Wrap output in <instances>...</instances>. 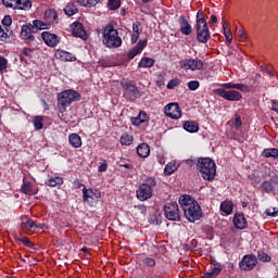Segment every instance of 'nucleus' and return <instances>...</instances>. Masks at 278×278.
<instances>
[{
  "label": "nucleus",
  "instance_id": "obj_7",
  "mask_svg": "<svg viewBox=\"0 0 278 278\" xmlns=\"http://www.w3.org/2000/svg\"><path fill=\"white\" fill-rule=\"evenodd\" d=\"M214 94L226 101H242V93L236 90H226L224 87L214 89Z\"/></svg>",
  "mask_w": 278,
  "mask_h": 278
},
{
  "label": "nucleus",
  "instance_id": "obj_21",
  "mask_svg": "<svg viewBox=\"0 0 278 278\" xmlns=\"http://www.w3.org/2000/svg\"><path fill=\"white\" fill-rule=\"evenodd\" d=\"M55 59L61 60V62H77V56L66 50H56Z\"/></svg>",
  "mask_w": 278,
  "mask_h": 278
},
{
  "label": "nucleus",
  "instance_id": "obj_37",
  "mask_svg": "<svg viewBox=\"0 0 278 278\" xmlns=\"http://www.w3.org/2000/svg\"><path fill=\"white\" fill-rule=\"evenodd\" d=\"M143 186H147L148 188H150L151 190H153V188L157 187V178H155L154 176H148L143 182Z\"/></svg>",
  "mask_w": 278,
  "mask_h": 278
},
{
  "label": "nucleus",
  "instance_id": "obj_9",
  "mask_svg": "<svg viewBox=\"0 0 278 278\" xmlns=\"http://www.w3.org/2000/svg\"><path fill=\"white\" fill-rule=\"evenodd\" d=\"M257 266V256L255 254H245L239 262L240 270L251 271Z\"/></svg>",
  "mask_w": 278,
  "mask_h": 278
},
{
  "label": "nucleus",
  "instance_id": "obj_27",
  "mask_svg": "<svg viewBox=\"0 0 278 278\" xmlns=\"http://www.w3.org/2000/svg\"><path fill=\"white\" fill-rule=\"evenodd\" d=\"M219 210L224 216H229L233 212V202L224 201L220 203Z\"/></svg>",
  "mask_w": 278,
  "mask_h": 278
},
{
  "label": "nucleus",
  "instance_id": "obj_59",
  "mask_svg": "<svg viewBox=\"0 0 278 278\" xmlns=\"http://www.w3.org/2000/svg\"><path fill=\"white\" fill-rule=\"evenodd\" d=\"M265 214H267V216H271L273 218L278 216V210L276 211V208H267Z\"/></svg>",
  "mask_w": 278,
  "mask_h": 278
},
{
  "label": "nucleus",
  "instance_id": "obj_6",
  "mask_svg": "<svg viewBox=\"0 0 278 278\" xmlns=\"http://www.w3.org/2000/svg\"><path fill=\"white\" fill-rule=\"evenodd\" d=\"M164 214L167 220L179 222L181 215L179 214V204L177 202H169L164 205Z\"/></svg>",
  "mask_w": 278,
  "mask_h": 278
},
{
  "label": "nucleus",
  "instance_id": "obj_30",
  "mask_svg": "<svg viewBox=\"0 0 278 278\" xmlns=\"http://www.w3.org/2000/svg\"><path fill=\"white\" fill-rule=\"evenodd\" d=\"M185 131H188L189 134H197L199 131V123L194 121H187L182 125Z\"/></svg>",
  "mask_w": 278,
  "mask_h": 278
},
{
  "label": "nucleus",
  "instance_id": "obj_25",
  "mask_svg": "<svg viewBox=\"0 0 278 278\" xmlns=\"http://www.w3.org/2000/svg\"><path fill=\"white\" fill-rule=\"evenodd\" d=\"M149 121V115L144 111H140L137 117H131L130 123L134 127H140L142 123H147Z\"/></svg>",
  "mask_w": 278,
  "mask_h": 278
},
{
  "label": "nucleus",
  "instance_id": "obj_60",
  "mask_svg": "<svg viewBox=\"0 0 278 278\" xmlns=\"http://www.w3.org/2000/svg\"><path fill=\"white\" fill-rule=\"evenodd\" d=\"M103 0H87V8H94L98 3H101Z\"/></svg>",
  "mask_w": 278,
  "mask_h": 278
},
{
  "label": "nucleus",
  "instance_id": "obj_53",
  "mask_svg": "<svg viewBox=\"0 0 278 278\" xmlns=\"http://www.w3.org/2000/svg\"><path fill=\"white\" fill-rule=\"evenodd\" d=\"M260 71L262 73H267V75H269L270 77H275V75H276L275 72L273 70H270V67H268V66L261 65Z\"/></svg>",
  "mask_w": 278,
  "mask_h": 278
},
{
  "label": "nucleus",
  "instance_id": "obj_61",
  "mask_svg": "<svg viewBox=\"0 0 278 278\" xmlns=\"http://www.w3.org/2000/svg\"><path fill=\"white\" fill-rule=\"evenodd\" d=\"M139 38H140V33H132L131 38H130L131 45H136V42H138Z\"/></svg>",
  "mask_w": 278,
  "mask_h": 278
},
{
  "label": "nucleus",
  "instance_id": "obj_33",
  "mask_svg": "<svg viewBox=\"0 0 278 278\" xmlns=\"http://www.w3.org/2000/svg\"><path fill=\"white\" fill-rule=\"evenodd\" d=\"M21 190L23 194H36L38 192L30 181H24Z\"/></svg>",
  "mask_w": 278,
  "mask_h": 278
},
{
  "label": "nucleus",
  "instance_id": "obj_45",
  "mask_svg": "<svg viewBox=\"0 0 278 278\" xmlns=\"http://www.w3.org/2000/svg\"><path fill=\"white\" fill-rule=\"evenodd\" d=\"M121 0H108L106 8L111 11L118 10L121 8Z\"/></svg>",
  "mask_w": 278,
  "mask_h": 278
},
{
  "label": "nucleus",
  "instance_id": "obj_17",
  "mask_svg": "<svg viewBox=\"0 0 278 278\" xmlns=\"http://www.w3.org/2000/svg\"><path fill=\"white\" fill-rule=\"evenodd\" d=\"M71 31L72 36L75 38H81V40H86L87 34H86V28L84 27L83 23L75 22L71 25Z\"/></svg>",
  "mask_w": 278,
  "mask_h": 278
},
{
  "label": "nucleus",
  "instance_id": "obj_52",
  "mask_svg": "<svg viewBox=\"0 0 278 278\" xmlns=\"http://www.w3.org/2000/svg\"><path fill=\"white\" fill-rule=\"evenodd\" d=\"M1 23L4 26V29H8V27H10V25H12V16L4 15V17L1 21Z\"/></svg>",
  "mask_w": 278,
  "mask_h": 278
},
{
  "label": "nucleus",
  "instance_id": "obj_18",
  "mask_svg": "<svg viewBox=\"0 0 278 278\" xmlns=\"http://www.w3.org/2000/svg\"><path fill=\"white\" fill-rule=\"evenodd\" d=\"M278 184V177L271 176L268 180H265L261 184V190L263 192H266L267 194H270L275 192V186Z\"/></svg>",
  "mask_w": 278,
  "mask_h": 278
},
{
  "label": "nucleus",
  "instance_id": "obj_2",
  "mask_svg": "<svg viewBox=\"0 0 278 278\" xmlns=\"http://www.w3.org/2000/svg\"><path fill=\"white\" fill-rule=\"evenodd\" d=\"M187 164L191 166L195 164L197 169L201 173L205 181H214L216 177V163L210 157H199L197 161L188 160Z\"/></svg>",
  "mask_w": 278,
  "mask_h": 278
},
{
  "label": "nucleus",
  "instance_id": "obj_3",
  "mask_svg": "<svg viewBox=\"0 0 278 278\" xmlns=\"http://www.w3.org/2000/svg\"><path fill=\"white\" fill-rule=\"evenodd\" d=\"M102 42L108 49H118L123 45V39L118 36V29L112 24L102 27Z\"/></svg>",
  "mask_w": 278,
  "mask_h": 278
},
{
  "label": "nucleus",
  "instance_id": "obj_12",
  "mask_svg": "<svg viewBox=\"0 0 278 278\" xmlns=\"http://www.w3.org/2000/svg\"><path fill=\"white\" fill-rule=\"evenodd\" d=\"M197 31V40L202 45H207V41L212 38V34L210 33V26L207 24L202 26H195Z\"/></svg>",
  "mask_w": 278,
  "mask_h": 278
},
{
  "label": "nucleus",
  "instance_id": "obj_24",
  "mask_svg": "<svg viewBox=\"0 0 278 278\" xmlns=\"http://www.w3.org/2000/svg\"><path fill=\"white\" fill-rule=\"evenodd\" d=\"M222 88L226 90H240V92H251L249 86L244 84L224 83L222 84Z\"/></svg>",
  "mask_w": 278,
  "mask_h": 278
},
{
  "label": "nucleus",
  "instance_id": "obj_11",
  "mask_svg": "<svg viewBox=\"0 0 278 278\" xmlns=\"http://www.w3.org/2000/svg\"><path fill=\"white\" fill-rule=\"evenodd\" d=\"M164 114L173 121H178V118H181V108L177 102L168 103L164 106Z\"/></svg>",
  "mask_w": 278,
  "mask_h": 278
},
{
  "label": "nucleus",
  "instance_id": "obj_51",
  "mask_svg": "<svg viewBox=\"0 0 278 278\" xmlns=\"http://www.w3.org/2000/svg\"><path fill=\"white\" fill-rule=\"evenodd\" d=\"M5 71H8V59L0 56V73H5Z\"/></svg>",
  "mask_w": 278,
  "mask_h": 278
},
{
  "label": "nucleus",
  "instance_id": "obj_62",
  "mask_svg": "<svg viewBox=\"0 0 278 278\" xmlns=\"http://www.w3.org/2000/svg\"><path fill=\"white\" fill-rule=\"evenodd\" d=\"M73 186H74V188H76L77 190H79V188H84V186H86V185H84V184H81V180H79V178H76V179H74V181H73Z\"/></svg>",
  "mask_w": 278,
  "mask_h": 278
},
{
  "label": "nucleus",
  "instance_id": "obj_16",
  "mask_svg": "<svg viewBox=\"0 0 278 278\" xmlns=\"http://www.w3.org/2000/svg\"><path fill=\"white\" fill-rule=\"evenodd\" d=\"M147 45H148L147 39L139 40L137 45L128 51L127 53L128 60H134L136 55H140V53H142V51H144V49L147 48Z\"/></svg>",
  "mask_w": 278,
  "mask_h": 278
},
{
  "label": "nucleus",
  "instance_id": "obj_58",
  "mask_svg": "<svg viewBox=\"0 0 278 278\" xmlns=\"http://www.w3.org/2000/svg\"><path fill=\"white\" fill-rule=\"evenodd\" d=\"M141 25L142 24L140 22H138V21L132 24V31H134V34H140Z\"/></svg>",
  "mask_w": 278,
  "mask_h": 278
},
{
  "label": "nucleus",
  "instance_id": "obj_32",
  "mask_svg": "<svg viewBox=\"0 0 278 278\" xmlns=\"http://www.w3.org/2000/svg\"><path fill=\"white\" fill-rule=\"evenodd\" d=\"M154 65H155V60L148 56H143L138 63V68H152V66Z\"/></svg>",
  "mask_w": 278,
  "mask_h": 278
},
{
  "label": "nucleus",
  "instance_id": "obj_14",
  "mask_svg": "<svg viewBox=\"0 0 278 278\" xmlns=\"http://www.w3.org/2000/svg\"><path fill=\"white\" fill-rule=\"evenodd\" d=\"M41 39L43 40L45 45H47V47H51V49L60 45V37L51 31L41 33Z\"/></svg>",
  "mask_w": 278,
  "mask_h": 278
},
{
  "label": "nucleus",
  "instance_id": "obj_44",
  "mask_svg": "<svg viewBox=\"0 0 278 278\" xmlns=\"http://www.w3.org/2000/svg\"><path fill=\"white\" fill-rule=\"evenodd\" d=\"M256 260H258L260 262L268 263L273 260V257H270V255H268V253H266L264 251H258Z\"/></svg>",
  "mask_w": 278,
  "mask_h": 278
},
{
  "label": "nucleus",
  "instance_id": "obj_31",
  "mask_svg": "<svg viewBox=\"0 0 278 278\" xmlns=\"http://www.w3.org/2000/svg\"><path fill=\"white\" fill-rule=\"evenodd\" d=\"M31 26L36 34H38L39 29H51V24H49L48 22H42L40 20L33 21Z\"/></svg>",
  "mask_w": 278,
  "mask_h": 278
},
{
  "label": "nucleus",
  "instance_id": "obj_23",
  "mask_svg": "<svg viewBox=\"0 0 278 278\" xmlns=\"http://www.w3.org/2000/svg\"><path fill=\"white\" fill-rule=\"evenodd\" d=\"M178 23L180 25V33L182 36H190V34H192V25H190V22H188L186 16L180 15L178 17Z\"/></svg>",
  "mask_w": 278,
  "mask_h": 278
},
{
  "label": "nucleus",
  "instance_id": "obj_55",
  "mask_svg": "<svg viewBox=\"0 0 278 278\" xmlns=\"http://www.w3.org/2000/svg\"><path fill=\"white\" fill-rule=\"evenodd\" d=\"M236 34L241 42L247 41V33L243 29L237 30Z\"/></svg>",
  "mask_w": 278,
  "mask_h": 278
},
{
  "label": "nucleus",
  "instance_id": "obj_43",
  "mask_svg": "<svg viewBox=\"0 0 278 278\" xmlns=\"http://www.w3.org/2000/svg\"><path fill=\"white\" fill-rule=\"evenodd\" d=\"M16 242H22L24 247H27L28 249H35L36 244L29 240V238H15Z\"/></svg>",
  "mask_w": 278,
  "mask_h": 278
},
{
  "label": "nucleus",
  "instance_id": "obj_41",
  "mask_svg": "<svg viewBox=\"0 0 278 278\" xmlns=\"http://www.w3.org/2000/svg\"><path fill=\"white\" fill-rule=\"evenodd\" d=\"M223 30H224V36H225L227 42H229V45H231V42L233 40V35L231 34V30L229 28H227V22H223Z\"/></svg>",
  "mask_w": 278,
  "mask_h": 278
},
{
  "label": "nucleus",
  "instance_id": "obj_39",
  "mask_svg": "<svg viewBox=\"0 0 278 278\" xmlns=\"http://www.w3.org/2000/svg\"><path fill=\"white\" fill-rule=\"evenodd\" d=\"M207 25V20H205V14L202 10H199L195 16V27Z\"/></svg>",
  "mask_w": 278,
  "mask_h": 278
},
{
  "label": "nucleus",
  "instance_id": "obj_13",
  "mask_svg": "<svg viewBox=\"0 0 278 278\" xmlns=\"http://www.w3.org/2000/svg\"><path fill=\"white\" fill-rule=\"evenodd\" d=\"M34 34H36V30L34 29V26L31 24H25L22 25L20 38L22 40H25L26 42H34L36 40V37H34Z\"/></svg>",
  "mask_w": 278,
  "mask_h": 278
},
{
  "label": "nucleus",
  "instance_id": "obj_42",
  "mask_svg": "<svg viewBox=\"0 0 278 278\" xmlns=\"http://www.w3.org/2000/svg\"><path fill=\"white\" fill-rule=\"evenodd\" d=\"M30 8H31V1L17 0V7H15V10H29Z\"/></svg>",
  "mask_w": 278,
  "mask_h": 278
},
{
  "label": "nucleus",
  "instance_id": "obj_54",
  "mask_svg": "<svg viewBox=\"0 0 278 278\" xmlns=\"http://www.w3.org/2000/svg\"><path fill=\"white\" fill-rule=\"evenodd\" d=\"M143 264L150 268H153V266H155V258L146 257L143 258Z\"/></svg>",
  "mask_w": 278,
  "mask_h": 278
},
{
  "label": "nucleus",
  "instance_id": "obj_5",
  "mask_svg": "<svg viewBox=\"0 0 278 278\" xmlns=\"http://www.w3.org/2000/svg\"><path fill=\"white\" fill-rule=\"evenodd\" d=\"M121 86L124 90V97L127 99V101H136V99H140V97H142L140 89H138V86H136L134 81L123 79L121 81Z\"/></svg>",
  "mask_w": 278,
  "mask_h": 278
},
{
  "label": "nucleus",
  "instance_id": "obj_29",
  "mask_svg": "<svg viewBox=\"0 0 278 278\" xmlns=\"http://www.w3.org/2000/svg\"><path fill=\"white\" fill-rule=\"evenodd\" d=\"M68 142H70L71 147H73L74 149H79L83 144L81 137L79 135H77L76 132H72L68 136Z\"/></svg>",
  "mask_w": 278,
  "mask_h": 278
},
{
  "label": "nucleus",
  "instance_id": "obj_20",
  "mask_svg": "<svg viewBox=\"0 0 278 278\" xmlns=\"http://www.w3.org/2000/svg\"><path fill=\"white\" fill-rule=\"evenodd\" d=\"M233 226L236 229L242 231V229H247L249 224L247 223V217H244V213H236L232 218Z\"/></svg>",
  "mask_w": 278,
  "mask_h": 278
},
{
  "label": "nucleus",
  "instance_id": "obj_22",
  "mask_svg": "<svg viewBox=\"0 0 278 278\" xmlns=\"http://www.w3.org/2000/svg\"><path fill=\"white\" fill-rule=\"evenodd\" d=\"M43 18L46 23H49L50 26L58 25V23H60V18L58 17V11H55V9L46 10Z\"/></svg>",
  "mask_w": 278,
  "mask_h": 278
},
{
  "label": "nucleus",
  "instance_id": "obj_34",
  "mask_svg": "<svg viewBox=\"0 0 278 278\" xmlns=\"http://www.w3.org/2000/svg\"><path fill=\"white\" fill-rule=\"evenodd\" d=\"M64 184V178L60 176H54L46 180V186H49L50 188H55L56 186H62Z\"/></svg>",
  "mask_w": 278,
  "mask_h": 278
},
{
  "label": "nucleus",
  "instance_id": "obj_35",
  "mask_svg": "<svg viewBox=\"0 0 278 278\" xmlns=\"http://www.w3.org/2000/svg\"><path fill=\"white\" fill-rule=\"evenodd\" d=\"M63 10L66 16H75V14L79 12V10L77 9V5H75V3L73 2L67 3Z\"/></svg>",
  "mask_w": 278,
  "mask_h": 278
},
{
  "label": "nucleus",
  "instance_id": "obj_46",
  "mask_svg": "<svg viewBox=\"0 0 278 278\" xmlns=\"http://www.w3.org/2000/svg\"><path fill=\"white\" fill-rule=\"evenodd\" d=\"M8 31H10V29H5L3 27L0 26V41L1 42H8L10 40V35L8 34Z\"/></svg>",
  "mask_w": 278,
  "mask_h": 278
},
{
  "label": "nucleus",
  "instance_id": "obj_48",
  "mask_svg": "<svg viewBox=\"0 0 278 278\" xmlns=\"http://www.w3.org/2000/svg\"><path fill=\"white\" fill-rule=\"evenodd\" d=\"M2 3L5 8H12L13 10H16V7H18V0H2Z\"/></svg>",
  "mask_w": 278,
  "mask_h": 278
},
{
  "label": "nucleus",
  "instance_id": "obj_36",
  "mask_svg": "<svg viewBox=\"0 0 278 278\" xmlns=\"http://www.w3.org/2000/svg\"><path fill=\"white\" fill-rule=\"evenodd\" d=\"M262 155H263V157H273L274 160H277L278 149L277 148L264 149Z\"/></svg>",
  "mask_w": 278,
  "mask_h": 278
},
{
  "label": "nucleus",
  "instance_id": "obj_63",
  "mask_svg": "<svg viewBox=\"0 0 278 278\" xmlns=\"http://www.w3.org/2000/svg\"><path fill=\"white\" fill-rule=\"evenodd\" d=\"M99 173H105V170H108V162L104 161L103 163H101L98 167Z\"/></svg>",
  "mask_w": 278,
  "mask_h": 278
},
{
  "label": "nucleus",
  "instance_id": "obj_15",
  "mask_svg": "<svg viewBox=\"0 0 278 278\" xmlns=\"http://www.w3.org/2000/svg\"><path fill=\"white\" fill-rule=\"evenodd\" d=\"M136 194L139 201H148V199H151V197H153V189H151L147 185L140 184Z\"/></svg>",
  "mask_w": 278,
  "mask_h": 278
},
{
  "label": "nucleus",
  "instance_id": "obj_56",
  "mask_svg": "<svg viewBox=\"0 0 278 278\" xmlns=\"http://www.w3.org/2000/svg\"><path fill=\"white\" fill-rule=\"evenodd\" d=\"M118 166L121 168H127V170H131L134 168V165L125 163V159H122L118 163Z\"/></svg>",
  "mask_w": 278,
  "mask_h": 278
},
{
  "label": "nucleus",
  "instance_id": "obj_64",
  "mask_svg": "<svg viewBox=\"0 0 278 278\" xmlns=\"http://www.w3.org/2000/svg\"><path fill=\"white\" fill-rule=\"evenodd\" d=\"M270 110L273 112H276V114H278V100H271V108Z\"/></svg>",
  "mask_w": 278,
  "mask_h": 278
},
{
  "label": "nucleus",
  "instance_id": "obj_19",
  "mask_svg": "<svg viewBox=\"0 0 278 278\" xmlns=\"http://www.w3.org/2000/svg\"><path fill=\"white\" fill-rule=\"evenodd\" d=\"M88 199H92V201H98L101 199V191L98 189H87L86 186L83 188V201L86 202Z\"/></svg>",
  "mask_w": 278,
  "mask_h": 278
},
{
  "label": "nucleus",
  "instance_id": "obj_38",
  "mask_svg": "<svg viewBox=\"0 0 278 278\" xmlns=\"http://www.w3.org/2000/svg\"><path fill=\"white\" fill-rule=\"evenodd\" d=\"M43 121H45V117L42 115H37L33 118V125L36 131H40V129L45 127V124H42Z\"/></svg>",
  "mask_w": 278,
  "mask_h": 278
},
{
  "label": "nucleus",
  "instance_id": "obj_49",
  "mask_svg": "<svg viewBox=\"0 0 278 278\" xmlns=\"http://www.w3.org/2000/svg\"><path fill=\"white\" fill-rule=\"evenodd\" d=\"M232 125L237 131L240 129V127H242V118L240 117V115H238V114L235 115Z\"/></svg>",
  "mask_w": 278,
  "mask_h": 278
},
{
  "label": "nucleus",
  "instance_id": "obj_28",
  "mask_svg": "<svg viewBox=\"0 0 278 278\" xmlns=\"http://www.w3.org/2000/svg\"><path fill=\"white\" fill-rule=\"evenodd\" d=\"M137 155H139V157H149V155H151V148L148 143H140L137 147Z\"/></svg>",
  "mask_w": 278,
  "mask_h": 278
},
{
  "label": "nucleus",
  "instance_id": "obj_57",
  "mask_svg": "<svg viewBox=\"0 0 278 278\" xmlns=\"http://www.w3.org/2000/svg\"><path fill=\"white\" fill-rule=\"evenodd\" d=\"M173 173H175V166H172V165H165V168H164V174L165 175H173Z\"/></svg>",
  "mask_w": 278,
  "mask_h": 278
},
{
  "label": "nucleus",
  "instance_id": "obj_8",
  "mask_svg": "<svg viewBox=\"0 0 278 278\" xmlns=\"http://www.w3.org/2000/svg\"><path fill=\"white\" fill-rule=\"evenodd\" d=\"M182 71H203L205 63L199 59H185L179 62Z\"/></svg>",
  "mask_w": 278,
  "mask_h": 278
},
{
  "label": "nucleus",
  "instance_id": "obj_1",
  "mask_svg": "<svg viewBox=\"0 0 278 278\" xmlns=\"http://www.w3.org/2000/svg\"><path fill=\"white\" fill-rule=\"evenodd\" d=\"M178 203L189 223H197V220L203 218V210H201V205H199V202L192 195H180Z\"/></svg>",
  "mask_w": 278,
  "mask_h": 278
},
{
  "label": "nucleus",
  "instance_id": "obj_4",
  "mask_svg": "<svg viewBox=\"0 0 278 278\" xmlns=\"http://www.w3.org/2000/svg\"><path fill=\"white\" fill-rule=\"evenodd\" d=\"M81 99V94L79 92L67 89L58 94V108L61 114H64L66 112V108L71 105V103L75 101H79Z\"/></svg>",
  "mask_w": 278,
  "mask_h": 278
},
{
  "label": "nucleus",
  "instance_id": "obj_50",
  "mask_svg": "<svg viewBox=\"0 0 278 278\" xmlns=\"http://www.w3.org/2000/svg\"><path fill=\"white\" fill-rule=\"evenodd\" d=\"M187 86L192 92H194V90H199L201 83H199V80H191L187 84Z\"/></svg>",
  "mask_w": 278,
  "mask_h": 278
},
{
  "label": "nucleus",
  "instance_id": "obj_10",
  "mask_svg": "<svg viewBox=\"0 0 278 278\" xmlns=\"http://www.w3.org/2000/svg\"><path fill=\"white\" fill-rule=\"evenodd\" d=\"M20 227L24 233L31 236V233H34V231H36V229H43L45 225H42V226L37 225L36 222H34V219H31L29 217H24L22 219Z\"/></svg>",
  "mask_w": 278,
  "mask_h": 278
},
{
  "label": "nucleus",
  "instance_id": "obj_40",
  "mask_svg": "<svg viewBox=\"0 0 278 278\" xmlns=\"http://www.w3.org/2000/svg\"><path fill=\"white\" fill-rule=\"evenodd\" d=\"M121 144L124 147H129L134 142V136L129 134H123L119 139Z\"/></svg>",
  "mask_w": 278,
  "mask_h": 278
},
{
  "label": "nucleus",
  "instance_id": "obj_26",
  "mask_svg": "<svg viewBox=\"0 0 278 278\" xmlns=\"http://www.w3.org/2000/svg\"><path fill=\"white\" fill-rule=\"evenodd\" d=\"M223 273V266L218 263H214V267L210 271L203 274L202 278H216Z\"/></svg>",
  "mask_w": 278,
  "mask_h": 278
},
{
  "label": "nucleus",
  "instance_id": "obj_47",
  "mask_svg": "<svg viewBox=\"0 0 278 278\" xmlns=\"http://www.w3.org/2000/svg\"><path fill=\"white\" fill-rule=\"evenodd\" d=\"M179 84H181V80H179V78H173L167 83V90H175V88H177V86H179Z\"/></svg>",
  "mask_w": 278,
  "mask_h": 278
}]
</instances>
